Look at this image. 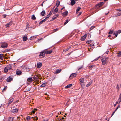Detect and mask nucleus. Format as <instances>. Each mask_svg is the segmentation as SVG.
Segmentation results:
<instances>
[{"label":"nucleus","instance_id":"18","mask_svg":"<svg viewBox=\"0 0 121 121\" xmlns=\"http://www.w3.org/2000/svg\"><path fill=\"white\" fill-rule=\"evenodd\" d=\"M68 12L67 11H66L64 13H63V15L64 17L67 16L68 15Z\"/></svg>","mask_w":121,"mask_h":121},{"label":"nucleus","instance_id":"56","mask_svg":"<svg viewBox=\"0 0 121 121\" xmlns=\"http://www.w3.org/2000/svg\"><path fill=\"white\" fill-rule=\"evenodd\" d=\"M46 99H47L48 100L49 99V98L48 97H46Z\"/></svg>","mask_w":121,"mask_h":121},{"label":"nucleus","instance_id":"34","mask_svg":"<svg viewBox=\"0 0 121 121\" xmlns=\"http://www.w3.org/2000/svg\"><path fill=\"white\" fill-rule=\"evenodd\" d=\"M9 70L6 67L4 69V72H7Z\"/></svg>","mask_w":121,"mask_h":121},{"label":"nucleus","instance_id":"47","mask_svg":"<svg viewBox=\"0 0 121 121\" xmlns=\"http://www.w3.org/2000/svg\"><path fill=\"white\" fill-rule=\"evenodd\" d=\"M113 32V30L110 31L109 33V34H112Z\"/></svg>","mask_w":121,"mask_h":121},{"label":"nucleus","instance_id":"23","mask_svg":"<svg viewBox=\"0 0 121 121\" xmlns=\"http://www.w3.org/2000/svg\"><path fill=\"white\" fill-rule=\"evenodd\" d=\"M46 21V19H44L43 20H42L40 21V22L39 23V25H41V24L43 23L45 21Z\"/></svg>","mask_w":121,"mask_h":121},{"label":"nucleus","instance_id":"54","mask_svg":"<svg viewBox=\"0 0 121 121\" xmlns=\"http://www.w3.org/2000/svg\"><path fill=\"white\" fill-rule=\"evenodd\" d=\"M34 36H33V37H31L30 38V40H33V39H32V38H34Z\"/></svg>","mask_w":121,"mask_h":121},{"label":"nucleus","instance_id":"41","mask_svg":"<svg viewBox=\"0 0 121 121\" xmlns=\"http://www.w3.org/2000/svg\"><path fill=\"white\" fill-rule=\"evenodd\" d=\"M119 103L121 101V97H120L118 100Z\"/></svg>","mask_w":121,"mask_h":121},{"label":"nucleus","instance_id":"5","mask_svg":"<svg viewBox=\"0 0 121 121\" xmlns=\"http://www.w3.org/2000/svg\"><path fill=\"white\" fill-rule=\"evenodd\" d=\"M103 4V2H101L99 3L98 4L96 5L95 6V8H98L101 6Z\"/></svg>","mask_w":121,"mask_h":121},{"label":"nucleus","instance_id":"4","mask_svg":"<svg viewBox=\"0 0 121 121\" xmlns=\"http://www.w3.org/2000/svg\"><path fill=\"white\" fill-rule=\"evenodd\" d=\"M8 46V44L6 43L3 42L2 43L1 47L3 48H6Z\"/></svg>","mask_w":121,"mask_h":121},{"label":"nucleus","instance_id":"61","mask_svg":"<svg viewBox=\"0 0 121 121\" xmlns=\"http://www.w3.org/2000/svg\"><path fill=\"white\" fill-rule=\"evenodd\" d=\"M3 16H4V18H5L6 17V15H4Z\"/></svg>","mask_w":121,"mask_h":121},{"label":"nucleus","instance_id":"59","mask_svg":"<svg viewBox=\"0 0 121 121\" xmlns=\"http://www.w3.org/2000/svg\"><path fill=\"white\" fill-rule=\"evenodd\" d=\"M116 111H115L113 112V113H112V114L111 116H112L115 113V112Z\"/></svg>","mask_w":121,"mask_h":121},{"label":"nucleus","instance_id":"42","mask_svg":"<svg viewBox=\"0 0 121 121\" xmlns=\"http://www.w3.org/2000/svg\"><path fill=\"white\" fill-rule=\"evenodd\" d=\"M116 88L118 90H119V86L118 84H117V85Z\"/></svg>","mask_w":121,"mask_h":121},{"label":"nucleus","instance_id":"52","mask_svg":"<svg viewBox=\"0 0 121 121\" xmlns=\"http://www.w3.org/2000/svg\"><path fill=\"white\" fill-rule=\"evenodd\" d=\"M118 33H120L121 32V30H119L118 31H117Z\"/></svg>","mask_w":121,"mask_h":121},{"label":"nucleus","instance_id":"16","mask_svg":"<svg viewBox=\"0 0 121 121\" xmlns=\"http://www.w3.org/2000/svg\"><path fill=\"white\" fill-rule=\"evenodd\" d=\"M28 39L27 36H24L23 37V41H26Z\"/></svg>","mask_w":121,"mask_h":121},{"label":"nucleus","instance_id":"62","mask_svg":"<svg viewBox=\"0 0 121 121\" xmlns=\"http://www.w3.org/2000/svg\"><path fill=\"white\" fill-rule=\"evenodd\" d=\"M35 119L36 120H37L38 119V118L37 117H35Z\"/></svg>","mask_w":121,"mask_h":121},{"label":"nucleus","instance_id":"60","mask_svg":"<svg viewBox=\"0 0 121 121\" xmlns=\"http://www.w3.org/2000/svg\"><path fill=\"white\" fill-rule=\"evenodd\" d=\"M52 13L51 12V11L50 12L49 14H50V15H51V14H52Z\"/></svg>","mask_w":121,"mask_h":121},{"label":"nucleus","instance_id":"27","mask_svg":"<svg viewBox=\"0 0 121 121\" xmlns=\"http://www.w3.org/2000/svg\"><path fill=\"white\" fill-rule=\"evenodd\" d=\"M3 54H0V59L3 60Z\"/></svg>","mask_w":121,"mask_h":121},{"label":"nucleus","instance_id":"22","mask_svg":"<svg viewBox=\"0 0 121 121\" xmlns=\"http://www.w3.org/2000/svg\"><path fill=\"white\" fill-rule=\"evenodd\" d=\"M60 69H59L57 70H56L55 73L58 74L60 73Z\"/></svg>","mask_w":121,"mask_h":121},{"label":"nucleus","instance_id":"20","mask_svg":"<svg viewBox=\"0 0 121 121\" xmlns=\"http://www.w3.org/2000/svg\"><path fill=\"white\" fill-rule=\"evenodd\" d=\"M72 86V84H69L68 85L66 86L65 87L66 88H69L71 87Z\"/></svg>","mask_w":121,"mask_h":121},{"label":"nucleus","instance_id":"6","mask_svg":"<svg viewBox=\"0 0 121 121\" xmlns=\"http://www.w3.org/2000/svg\"><path fill=\"white\" fill-rule=\"evenodd\" d=\"M44 50L45 53L47 54H50L52 52V50L47 51V50L46 49H45Z\"/></svg>","mask_w":121,"mask_h":121},{"label":"nucleus","instance_id":"44","mask_svg":"<svg viewBox=\"0 0 121 121\" xmlns=\"http://www.w3.org/2000/svg\"><path fill=\"white\" fill-rule=\"evenodd\" d=\"M29 26L30 25L28 23H27L26 26V28H29Z\"/></svg>","mask_w":121,"mask_h":121},{"label":"nucleus","instance_id":"21","mask_svg":"<svg viewBox=\"0 0 121 121\" xmlns=\"http://www.w3.org/2000/svg\"><path fill=\"white\" fill-rule=\"evenodd\" d=\"M14 100V99L13 98H12L11 99H10L9 101V103H8V105L10 104L11 103H12V102Z\"/></svg>","mask_w":121,"mask_h":121},{"label":"nucleus","instance_id":"19","mask_svg":"<svg viewBox=\"0 0 121 121\" xmlns=\"http://www.w3.org/2000/svg\"><path fill=\"white\" fill-rule=\"evenodd\" d=\"M75 76H69L68 78L69 80H71L74 78Z\"/></svg>","mask_w":121,"mask_h":121},{"label":"nucleus","instance_id":"11","mask_svg":"<svg viewBox=\"0 0 121 121\" xmlns=\"http://www.w3.org/2000/svg\"><path fill=\"white\" fill-rule=\"evenodd\" d=\"M16 73L17 75H20L22 73V72L21 71L19 70H17L16 71Z\"/></svg>","mask_w":121,"mask_h":121},{"label":"nucleus","instance_id":"2","mask_svg":"<svg viewBox=\"0 0 121 121\" xmlns=\"http://www.w3.org/2000/svg\"><path fill=\"white\" fill-rule=\"evenodd\" d=\"M39 56L40 58H42L45 56V52L44 50L40 52V54Z\"/></svg>","mask_w":121,"mask_h":121},{"label":"nucleus","instance_id":"46","mask_svg":"<svg viewBox=\"0 0 121 121\" xmlns=\"http://www.w3.org/2000/svg\"><path fill=\"white\" fill-rule=\"evenodd\" d=\"M91 41H89V40H87V41L86 43H88V44H89L90 43V42Z\"/></svg>","mask_w":121,"mask_h":121},{"label":"nucleus","instance_id":"32","mask_svg":"<svg viewBox=\"0 0 121 121\" xmlns=\"http://www.w3.org/2000/svg\"><path fill=\"white\" fill-rule=\"evenodd\" d=\"M38 78H37L36 77H35V76H34V77H33V79H34L36 80H37L38 78H39L38 76H37Z\"/></svg>","mask_w":121,"mask_h":121},{"label":"nucleus","instance_id":"17","mask_svg":"<svg viewBox=\"0 0 121 121\" xmlns=\"http://www.w3.org/2000/svg\"><path fill=\"white\" fill-rule=\"evenodd\" d=\"M117 57H121V51H119L117 54Z\"/></svg>","mask_w":121,"mask_h":121},{"label":"nucleus","instance_id":"8","mask_svg":"<svg viewBox=\"0 0 121 121\" xmlns=\"http://www.w3.org/2000/svg\"><path fill=\"white\" fill-rule=\"evenodd\" d=\"M33 80L32 78V77L28 78L27 80V82H29L30 83H31Z\"/></svg>","mask_w":121,"mask_h":121},{"label":"nucleus","instance_id":"24","mask_svg":"<svg viewBox=\"0 0 121 121\" xmlns=\"http://www.w3.org/2000/svg\"><path fill=\"white\" fill-rule=\"evenodd\" d=\"M13 117H10L8 119V121H13Z\"/></svg>","mask_w":121,"mask_h":121},{"label":"nucleus","instance_id":"26","mask_svg":"<svg viewBox=\"0 0 121 121\" xmlns=\"http://www.w3.org/2000/svg\"><path fill=\"white\" fill-rule=\"evenodd\" d=\"M118 33L117 32V31L113 33V34L115 35L116 37H117L118 35Z\"/></svg>","mask_w":121,"mask_h":121},{"label":"nucleus","instance_id":"43","mask_svg":"<svg viewBox=\"0 0 121 121\" xmlns=\"http://www.w3.org/2000/svg\"><path fill=\"white\" fill-rule=\"evenodd\" d=\"M87 34H86L83 36V37H84L85 39L87 37Z\"/></svg>","mask_w":121,"mask_h":121},{"label":"nucleus","instance_id":"31","mask_svg":"<svg viewBox=\"0 0 121 121\" xmlns=\"http://www.w3.org/2000/svg\"><path fill=\"white\" fill-rule=\"evenodd\" d=\"M92 83V81L90 82L86 86V87H88Z\"/></svg>","mask_w":121,"mask_h":121},{"label":"nucleus","instance_id":"64","mask_svg":"<svg viewBox=\"0 0 121 121\" xmlns=\"http://www.w3.org/2000/svg\"><path fill=\"white\" fill-rule=\"evenodd\" d=\"M69 48H67V49H66V51H68V50H69Z\"/></svg>","mask_w":121,"mask_h":121},{"label":"nucleus","instance_id":"58","mask_svg":"<svg viewBox=\"0 0 121 121\" xmlns=\"http://www.w3.org/2000/svg\"><path fill=\"white\" fill-rule=\"evenodd\" d=\"M109 11L108 12V13H105V15H107L109 13Z\"/></svg>","mask_w":121,"mask_h":121},{"label":"nucleus","instance_id":"51","mask_svg":"<svg viewBox=\"0 0 121 121\" xmlns=\"http://www.w3.org/2000/svg\"><path fill=\"white\" fill-rule=\"evenodd\" d=\"M120 107V106L119 105L116 108V110H115V111H116Z\"/></svg>","mask_w":121,"mask_h":121},{"label":"nucleus","instance_id":"12","mask_svg":"<svg viewBox=\"0 0 121 121\" xmlns=\"http://www.w3.org/2000/svg\"><path fill=\"white\" fill-rule=\"evenodd\" d=\"M18 111V109H13L12 111V112L14 113H17Z\"/></svg>","mask_w":121,"mask_h":121},{"label":"nucleus","instance_id":"55","mask_svg":"<svg viewBox=\"0 0 121 121\" xmlns=\"http://www.w3.org/2000/svg\"><path fill=\"white\" fill-rule=\"evenodd\" d=\"M7 87H5L3 89V91H5V90L6 89Z\"/></svg>","mask_w":121,"mask_h":121},{"label":"nucleus","instance_id":"49","mask_svg":"<svg viewBox=\"0 0 121 121\" xmlns=\"http://www.w3.org/2000/svg\"><path fill=\"white\" fill-rule=\"evenodd\" d=\"M94 28V26H92L91 27L90 29L89 30H91L92 29H93Z\"/></svg>","mask_w":121,"mask_h":121},{"label":"nucleus","instance_id":"40","mask_svg":"<svg viewBox=\"0 0 121 121\" xmlns=\"http://www.w3.org/2000/svg\"><path fill=\"white\" fill-rule=\"evenodd\" d=\"M100 56L98 57L96 59H95L93 61H96L98 60L99 58H100Z\"/></svg>","mask_w":121,"mask_h":121},{"label":"nucleus","instance_id":"3","mask_svg":"<svg viewBox=\"0 0 121 121\" xmlns=\"http://www.w3.org/2000/svg\"><path fill=\"white\" fill-rule=\"evenodd\" d=\"M80 83V84L81 86L83 87V86H84V78H82L80 79L79 80Z\"/></svg>","mask_w":121,"mask_h":121},{"label":"nucleus","instance_id":"28","mask_svg":"<svg viewBox=\"0 0 121 121\" xmlns=\"http://www.w3.org/2000/svg\"><path fill=\"white\" fill-rule=\"evenodd\" d=\"M31 19L33 20H35L36 19V18L34 15H33L32 16Z\"/></svg>","mask_w":121,"mask_h":121},{"label":"nucleus","instance_id":"33","mask_svg":"<svg viewBox=\"0 0 121 121\" xmlns=\"http://www.w3.org/2000/svg\"><path fill=\"white\" fill-rule=\"evenodd\" d=\"M46 86V85L45 83H43L41 86L40 87H45Z\"/></svg>","mask_w":121,"mask_h":121},{"label":"nucleus","instance_id":"30","mask_svg":"<svg viewBox=\"0 0 121 121\" xmlns=\"http://www.w3.org/2000/svg\"><path fill=\"white\" fill-rule=\"evenodd\" d=\"M32 118H33V117H31L30 116H28L27 117L26 119L27 120H29L31 119Z\"/></svg>","mask_w":121,"mask_h":121},{"label":"nucleus","instance_id":"37","mask_svg":"<svg viewBox=\"0 0 121 121\" xmlns=\"http://www.w3.org/2000/svg\"><path fill=\"white\" fill-rule=\"evenodd\" d=\"M50 14H48V15L46 18L45 19H46V20L48 19V18H49V17H50Z\"/></svg>","mask_w":121,"mask_h":121},{"label":"nucleus","instance_id":"9","mask_svg":"<svg viewBox=\"0 0 121 121\" xmlns=\"http://www.w3.org/2000/svg\"><path fill=\"white\" fill-rule=\"evenodd\" d=\"M77 0H71V2L70 4L71 5L73 6L76 3L75 1H77Z\"/></svg>","mask_w":121,"mask_h":121},{"label":"nucleus","instance_id":"53","mask_svg":"<svg viewBox=\"0 0 121 121\" xmlns=\"http://www.w3.org/2000/svg\"><path fill=\"white\" fill-rule=\"evenodd\" d=\"M58 30V29H56L54 30V32H56L57 31V30Z\"/></svg>","mask_w":121,"mask_h":121},{"label":"nucleus","instance_id":"36","mask_svg":"<svg viewBox=\"0 0 121 121\" xmlns=\"http://www.w3.org/2000/svg\"><path fill=\"white\" fill-rule=\"evenodd\" d=\"M81 9V8L79 7H78V8H77V9L76 10V12H78V11H79L80 10V9Z\"/></svg>","mask_w":121,"mask_h":121},{"label":"nucleus","instance_id":"13","mask_svg":"<svg viewBox=\"0 0 121 121\" xmlns=\"http://www.w3.org/2000/svg\"><path fill=\"white\" fill-rule=\"evenodd\" d=\"M6 67L9 70L11 69L12 68V65L11 64H9Z\"/></svg>","mask_w":121,"mask_h":121},{"label":"nucleus","instance_id":"48","mask_svg":"<svg viewBox=\"0 0 121 121\" xmlns=\"http://www.w3.org/2000/svg\"><path fill=\"white\" fill-rule=\"evenodd\" d=\"M74 75H77V74L76 73H73L71 74L70 76H74Z\"/></svg>","mask_w":121,"mask_h":121},{"label":"nucleus","instance_id":"35","mask_svg":"<svg viewBox=\"0 0 121 121\" xmlns=\"http://www.w3.org/2000/svg\"><path fill=\"white\" fill-rule=\"evenodd\" d=\"M48 118H44L43 119V121H48Z\"/></svg>","mask_w":121,"mask_h":121},{"label":"nucleus","instance_id":"10","mask_svg":"<svg viewBox=\"0 0 121 121\" xmlns=\"http://www.w3.org/2000/svg\"><path fill=\"white\" fill-rule=\"evenodd\" d=\"M13 79V78L11 77L10 76H9L6 79V81L7 82H10Z\"/></svg>","mask_w":121,"mask_h":121},{"label":"nucleus","instance_id":"7","mask_svg":"<svg viewBox=\"0 0 121 121\" xmlns=\"http://www.w3.org/2000/svg\"><path fill=\"white\" fill-rule=\"evenodd\" d=\"M42 66V64L41 63L39 62L37 64V67L38 68H39L41 67Z\"/></svg>","mask_w":121,"mask_h":121},{"label":"nucleus","instance_id":"29","mask_svg":"<svg viewBox=\"0 0 121 121\" xmlns=\"http://www.w3.org/2000/svg\"><path fill=\"white\" fill-rule=\"evenodd\" d=\"M58 11V9L57 8V7H56L55 9L54 10V12H57Z\"/></svg>","mask_w":121,"mask_h":121},{"label":"nucleus","instance_id":"15","mask_svg":"<svg viewBox=\"0 0 121 121\" xmlns=\"http://www.w3.org/2000/svg\"><path fill=\"white\" fill-rule=\"evenodd\" d=\"M45 11L43 10L41 13V15L42 16H44L45 15Z\"/></svg>","mask_w":121,"mask_h":121},{"label":"nucleus","instance_id":"39","mask_svg":"<svg viewBox=\"0 0 121 121\" xmlns=\"http://www.w3.org/2000/svg\"><path fill=\"white\" fill-rule=\"evenodd\" d=\"M69 22V20L68 19L66 20V22L64 23V25L66 24Z\"/></svg>","mask_w":121,"mask_h":121},{"label":"nucleus","instance_id":"1","mask_svg":"<svg viewBox=\"0 0 121 121\" xmlns=\"http://www.w3.org/2000/svg\"><path fill=\"white\" fill-rule=\"evenodd\" d=\"M108 58L104 57L101 60L102 62V64L103 65H105L108 62Z\"/></svg>","mask_w":121,"mask_h":121},{"label":"nucleus","instance_id":"50","mask_svg":"<svg viewBox=\"0 0 121 121\" xmlns=\"http://www.w3.org/2000/svg\"><path fill=\"white\" fill-rule=\"evenodd\" d=\"M120 15V13H118V14L116 15L115 16V17H117L118 16H119Z\"/></svg>","mask_w":121,"mask_h":121},{"label":"nucleus","instance_id":"45","mask_svg":"<svg viewBox=\"0 0 121 121\" xmlns=\"http://www.w3.org/2000/svg\"><path fill=\"white\" fill-rule=\"evenodd\" d=\"M82 68H83L82 66H81L78 69V70L80 71V70H81L82 69Z\"/></svg>","mask_w":121,"mask_h":121},{"label":"nucleus","instance_id":"57","mask_svg":"<svg viewBox=\"0 0 121 121\" xmlns=\"http://www.w3.org/2000/svg\"><path fill=\"white\" fill-rule=\"evenodd\" d=\"M35 111L34 110V109L32 111V113L34 114L35 113Z\"/></svg>","mask_w":121,"mask_h":121},{"label":"nucleus","instance_id":"14","mask_svg":"<svg viewBox=\"0 0 121 121\" xmlns=\"http://www.w3.org/2000/svg\"><path fill=\"white\" fill-rule=\"evenodd\" d=\"M12 24V23L11 22H9L7 23L6 25H5V26L6 27H9Z\"/></svg>","mask_w":121,"mask_h":121},{"label":"nucleus","instance_id":"25","mask_svg":"<svg viewBox=\"0 0 121 121\" xmlns=\"http://www.w3.org/2000/svg\"><path fill=\"white\" fill-rule=\"evenodd\" d=\"M60 2L59 1H57L56 3V6H57V7L60 4Z\"/></svg>","mask_w":121,"mask_h":121},{"label":"nucleus","instance_id":"38","mask_svg":"<svg viewBox=\"0 0 121 121\" xmlns=\"http://www.w3.org/2000/svg\"><path fill=\"white\" fill-rule=\"evenodd\" d=\"M85 39L83 37V36L81 38V41H84L85 40Z\"/></svg>","mask_w":121,"mask_h":121},{"label":"nucleus","instance_id":"63","mask_svg":"<svg viewBox=\"0 0 121 121\" xmlns=\"http://www.w3.org/2000/svg\"><path fill=\"white\" fill-rule=\"evenodd\" d=\"M34 109L35 111H37V109H36V108H34Z\"/></svg>","mask_w":121,"mask_h":121}]
</instances>
